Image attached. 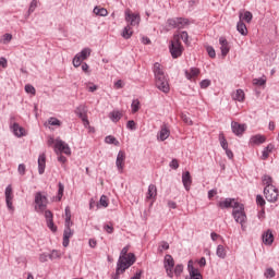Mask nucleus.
<instances>
[{
	"mask_svg": "<svg viewBox=\"0 0 279 279\" xmlns=\"http://www.w3.org/2000/svg\"><path fill=\"white\" fill-rule=\"evenodd\" d=\"M47 204H49L47 196L41 192H37L35 194V210L36 213H45L47 228L56 233L58 232V226L53 223V213H51V210H47Z\"/></svg>",
	"mask_w": 279,
	"mask_h": 279,
	"instance_id": "obj_1",
	"label": "nucleus"
},
{
	"mask_svg": "<svg viewBox=\"0 0 279 279\" xmlns=\"http://www.w3.org/2000/svg\"><path fill=\"white\" fill-rule=\"evenodd\" d=\"M153 73L155 76V86L165 95H169L171 87L169 86V78L165 75V70L162 69V64L156 62L153 66Z\"/></svg>",
	"mask_w": 279,
	"mask_h": 279,
	"instance_id": "obj_2",
	"label": "nucleus"
},
{
	"mask_svg": "<svg viewBox=\"0 0 279 279\" xmlns=\"http://www.w3.org/2000/svg\"><path fill=\"white\" fill-rule=\"evenodd\" d=\"M129 252L130 245H126L121 250L117 265L130 268L134 263H136V255Z\"/></svg>",
	"mask_w": 279,
	"mask_h": 279,
	"instance_id": "obj_3",
	"label": "nucleus"
},
{
	"mask_svg": "<svg viewBox=\"0 0 279 279\" xmlns=\"http://www.w3.org/2000/svg\"><path fill=\"white\" fill-rule=\"evenodd\" d=\"M47 145L48 147H52L54 145V151L65 154V156H71V147H69V144L62 140H54L53 136H48Z\"/></svg>",
	"mask_w": 279,
	"mask_h": 279,
	"instance_id": "obj_4",
	"label": "nucleus"
},
{
	"mask_svg": "<svg viewBox=\"0 0 279 279\" xmlns=\"http://www.w3.org/2000/svg\"><path fill=\"white\" fill-rule=\"evenodd\" d=\"M169 51L173 58V60H178V58H182V53H184V46H182V41H180V36L174 35L173 39L170 41Z\"/></svg>",
	"mask_w": 279,
	"mask_h": 279,
	"instance_id": "obj_5",
	"label": "nucleus"
},
{
	"mask_svg": "<svg viewBox=\"0 0 279 279\" xmlns=\"http://www.w3.org/2000/svg\"><path fill=\"white\" fill-rule=\"evenodd\" d=\"M232 217L236 223H247V215L245 214V205L235 202L233 204Z\"/></svg>",
	"mask_w": 279,
	"mask_h": 279,
	"instance_id": "obj_6",
	"label": "nucleus"
},
{
	"mask_svg": "<svg viewBox=\"0 0 279 279\" xmlns=\"http://www.w3.org/2000/svg\"><path fill=\"white\" fill-rule=\"evenodd\" d=\"M74 113L76 114V117H78V119H81L84 128L90 126V121H88V109L86 108V105L84 104L78 105L75 108Z\"/></svg>",
	"mask_w": 279,
	"mask_h": 279,
	"instance_id": "obj_7",
	"label": "nucleus"
},
{
	"mask_svg": "<svg viewBox=\"0 0 279 279\" xmlns=\"http://www.w3.org/2000/svg\"><path fill=\"white\" fill-rule=\"evenodd\" d=\"M93 50H90V48H84L81 52L76 53L72 61L73 66H75V69L82 66V62H84V60H88Z\"/></svg>",
	"mask_w": 279,
	"mask_h": 279,
	"instance_id": "obj_8",
	"label": "nucleus"
},
{
	"mask_svg": "<svg viewBox=\"0 0 279 279\" xmlns=\"http://www.w3.org/2000/svg\"><path fill=\"white\" fill-rule=\"evenodd\" d=\"M124 19L130 27H136L141 23V14L133 13L130 9L124 11Z\"/></svg>",
	"mask_w": 279,
	"mask_h": 279,
	"instance_id": "obj_9",
	"label": "nucleus"
},
{
	"mask_svg": "<svg viewBox=\"0 0 279 279\" xmlns=\"http://www.w3.org/2000/svg\"><path fill=\"white\" fill-rule=\"evenodd\" d=\"M5 204L10 213H14V191L12 185H8L4 191Z\"/></svg>",
	"mask_w": 279,
	"mask_h": 279,
	"instance_id": "obj_10",
	"label": "nucleus"
},
{
	"mask_svg": "<svg viewBox=\"0 0 279 279\" xmlns=\"http://www.w3.org/2000/svg\"><path fill=\"white\" fill-rule=\"evenodd\" d=\"M264 195L267 202H270V204H275V202H278L279 192L276 189V185H274L272 187H264Z\"/></svg>",
	"mask_w": 279,
	"mask_h": 279,
	"instance_id": "obj_11",
	"label": "nucleus"
},
{
	"mask_svg": "<svg viewBox=\"0 0 279 279\" xmlns=\"http://www.w3.org/2000/svg\"><path fill=\"white\" fill-rule=\"evenodd\" d=\"M163 267L166 269L168 278H173V267H175V260H173V256L169 254L165 256Z\"/></svg>",
	"mask_w": 279,
	"mask_h": 279,
	"instance_id": "obj_12",
	"label": "nucleus"
},
{
	"mask_svg": "<svg viewBox=\"0 0 279 279\" xmlns=\"http://www.w3.org/2000/svg\"><path fill=\"white\" fill-rule=\"evenodd\" d=\"M199 73H202V71L198 68H190L189 70H184V75L189 82H197Z\"/></svg>",
	"mask_w": 279,
	"mask_h": 279,
	"instance_id": "obj_13",
	"label": "nucleus"
},
{
	"mask_svg": "<svg viewBox=\"0 0 279 279\" xmlns=\"http://www.w3.org/2000/svg\"><path fill=\"white\" fill-rule=\"evenodd\" d=\"M116 167L119 173H123V169H125V151L120 150L117 156Z\"/></svg>",
	"mask_w": 279,
	"mask_h": 279,
	"instance_id": "obj_14",
	"label": "nucleus"
},
{
	"mask_svg": "<svg viewBox=\"0 0 279 279\" xmlns=\"http://www.w3.org/2000/svg\"><path fill=\"white\" fill-rule=\"evenodd\" d=\"M187 270L190 274V279H204V277L202 276V272H199V269L193 266V260L189 262Z\"/></svg>",
	"mask_w": 279,
	"mask_h": 279,
	"instance_id": "obj_15",
	"label": "nucleus"
},
{
	"mask_svg": "<svg viewBox=\"0 0 279 279\" xmlns=\"http://www.w3.org/2000/svg\"><path fill=\"white\" fill-rule=\"evenodd\" d=\"M267 141V137L265 135L262 134H256L251 136L250 141H248V145L251 147H256L258 145H263V143H265Z\"/></svg>",
	"mask_w": 279,
	"mask_h": 279,
	"instance_id": "obj_16",
	"label": "nucleus"
},
{
	"mask_svg": "<svg viewBox=\"0 0 279 279\" xmlns=\"http://www.w3.org/2000/svg\"><path fill=\"white\" fill-rule=\"evenodd\" d=\"M169 136H171V130H169V125L162 124L160 131L157 134V140L165 142L167 138H169Z\"/></svg>",
	"mask_w": 279,
	"mask_h": 279,
	"instance_id": "obj_17",
	"label": "nucleus"
},
{
	"mask_svg": "<svg viewBox=\"0 0 279 279\" xmlns=\"http://www.w3.org/2000/svg\"><path fill=\"white\" fill-rule=\"evenodd\" d=\"M219 45H220L221 56L226 58V56L230 53V43H228V39H226V37H220Z\"/></svg>",
	"mask_w": 279,
	"mask_h": 279,
	"instance_id": "obj_18",
	"label": "nucleus"
},
{
	"mask_svg": "<svg viewBox=\"0 0 279 279\" xmlns=\"http://www.w3.org/2000/svg\"><path fill=\"white\" fill-rule=\"evenodd\" d=\"M231 130L235 136H243L245 133V124H241L239 122L231 123Z\"/></svg>",
	"mask_w": 279,
	"mask_h": 279,
	"instance_id": "obj_19",
	"label": "nucleus"
},
{
	"mask_svg": "<svg viewBox=\"0 0 279 279\" xmlns=\"http://www.w3.org/2000/svg\"><path fill=\"white\" fill-rule=\"evenodd\" d=\"M75 234V231L71 228H64L63 231V247H69V243H71V239Z\"/></svg>",
	"mask_w": 279,
	"mask_h": 279,
	"instance_id": "obj_20",
	"label": "nucleus"
},
{
	"mask_svg": "<svg viewBox=\"0 0 279 279\" xmlns=\"http://www.w3.org/2000/svg\"><path fill=\"white\" fill-rule=\"evenodd\" d=\"M182 183L185 191H191V184H193V178L191 177V172L186 171L182 174Z\"/></svg>",
	"mask_w": 279,
	"mask_h": 279,
	"instance_id": "obj_21",
	"label": "nucleus"
},
{
	"mask_svg": "<svg viewBox=\"0 0 279 279\" xmlns=\"http://www.w3.org/2000/svg\"><path fill=\"white\" fill-rule=\"evenodd\" d=\"M156 197H158V187L155 184H149L146 193V199H153V202H156Z\"/></svg>",
	"mask_w": 279,
	"mask_h": 279,
	"instance_id": "obj_22",
	"label": "nucleus"
},
{
	"mask_svg": "<svg viewBox=\"0 0 279 279\" xmlns=\"http://www.w3.org/2000/svg\"><path fill=\"white\" fill-rule=\"evenodd\" d=\"M46 167H47V156L45 155V153H43L38 157V173H39V175H43V173H45Z\"/></svg>",
	"mask_w": 279,
	"mask_h": 279,
	"instance_id": "obj_23",
	"label": "nucleus"
},
{
	"mask_svg": "<svg viewBox=\"0 0 279 279\" xmlns=\"http://www.w3.org/2000/svg\"><path fill=\"white\" fill-rule=\"evenodd\" d=\"M11 130L14 136H16L17 138H22V136H25V129L23 126H20V124L16 122L11 125Z\"/></svg>",
	"mask_w": 279,
	"mask_h": 279,
	"instance_id": "obj_24",
	"label": "nucleus"
},
{
	"mask_svg": "<svg viewBox=\"0 0 279 279\" xmlns=\"http://www.w3.org/2000/svg\"><path fill=\"white\" fill-rule=\"evenodd\" d=\"M234 203H236L234 198H226L225 201H220L218 203V208H234Z\"/></svg>",
	"mask_w": 279,
	"mask_h": 279,
	"instance_id": "obj_25",
	"label": "nucleus"
},
{
	"mask_svg": "<svg viewBox=\"0 0 279 279\" xmlns=\"http://www.w3.org/2000/svg\"><path fill=\"white\" fill-rule=\"evenodd\" d=\"M233 101H239L240 104H243L245 101V92L243 89H236L232 95H231Z\"/></svg>",
	"mask_w": 279,
	"mask_h": 279,
	"instance_id": "obj_26",
	"label": "nucleus"
},
{
	"mask_svg": "<svg viewBox=\"0 0 279 279\" xmlns=\"http://www.w3.org/2000/svg\"><path fill=\"white\" fill-rule=\"evenodd\" d=\"M109 119L110 121H112V123H119V121H121V119H123V112L119 111V110H113L111 112H109Z\"/></svg>",
	"mask_w": 279,
	"mask_h": 279,
	"instance_id": "obj_27",
	"label": "nucleus"
},
{
	"mask_svg": "<svg viewBox=\"0 0 279 279\" xmlns=\"http://www.w3.org/2000/svg\"><path fill=\"white\" fill-rule=\"evenodd\" d=\"M263 243L265 245H271L274 243V233L271 232L270 229H268L264 234H263Z\"/></svg>",
	"mask_w": 279,
	"mask_h": 279,
	"instance_id": "obj_28",
	"label": "nucleus"
},
{
	"mask_svg": "<svg viewBox=\"0 0 279 279\" xmlns=\"http://www.w3.org/2000/svg\"><path fill=\"white\" fill-rule=\"evenodd\" d=\"M262 184L265 186L264 189H271L274 185V178L268 174H264L262 177Z\"/></svg>",
	"mask_w": 279,
	"mask_h": 279,
	"instance_id": "obj_29",
	"label": "nucleus"
},
{
	"mask_svg": "<svg viewBox=\"0 0 279 279\" xmlns=\"http://www.w3.org/2000/svg\"><path fill=\"white\" fill-rule=\"evenodd\" d=\"M133 34H134V31L132 29V26L126 25L123 28L121 36H122V38H124V40H130V38H132Z\"/></svg>",
	"mask_w": 279,
	"mask_h": 279,
	"instance_id": "obj_30",
	"label": "nucleus"
},
{
	"mask_svg": "<svg viewBox=\"0 0 279 279\" xmlns=\"http://www.w3.org/2000/svg\"><path fill=\"white\" fill-rule=\"evenodd\" d=\"M239 19L242 23L243 21H245V23H252V19H254V15H252V12L245 11L244 13H240Z\"/></svg>",
	"mask_w": 279,
	"mask_h": 279,
	"instance_id": "obj_31",
	"label": "nucleus"
},
{
	"mask_svg": "<svg viewBox=\"0 0 279 279\" xmlns=\"http://www.w3.org/2000/svg\"><path fill=\"white\" fill-rule=\"evenodd\" d=\"M126 269H129L126 266H121L117 264L116 274L112 276V279H120L121 274H125Z\"/></svg>",
	"mask_w": 279,
	"mask_h": 279,
	"instance_id": "obj_32",
	"label": "nucleus"
},
{
	"mask_svg": "<svg viewBox=\"0 0 279 279\" xmlns=\"http://www.w3.org/2000/svg\"><path fill=\"white\" fill-rule=\"evenodd\" d=\"M236 31L242 36H247V26L245 25V23L241 22V20L236 24Z\"/></svg>",
	"mask_w": 279,
	"mask_h": 279,
	"instance_id": "obj_33",
	"label": "nucleus"
},
{
	"mask_svg": "<svg viewBox=\"0 0 279 279\" xmlns=\"http://www.w3.org/2000/svg\"><path fill=\"white\" fill-rule=\"evenodd\" d=\"M274 151V144H269L266 148H264L262 153V159L267 160L269 158V155Z\"/></svg>",
	"mask_w": 279,
	"mask_h": 279,
	"instance_id": "obj_34",
	"label": "nucleus"
},
{
	"mask_svg": "<svg viewBox=\"0 0 279 279\" xmlns=\"http://www.w3.org/2000/svg\"><path fill=\"white\" fill-rule=\"evenodd\" d=\"M185 25H189V19L177 17V29H184Z\"/></svg>",
	"mask_w": 279,
	"mask_h": 279,
	"instance_id": "obj_35",
	"label": "nucleus"
},
{
	"mask_svg": "<svg viewBox=\"0 0 279 279\" xmlns=\"http://www.w3.org/2000/svg\"><path fill=\"white\" fill-rule=\"evenodd\" d=\"M216 256H218V258H226L227 252H226V247L223 245L219 244L217 246Z\"/></svg>",
	"mask_w": 279,
	"mask_h": 279,
	"instance_id": "obj_36",
	"label": "nucleus"
},
{
	"mask_svg": "<svg viewBox=\"0 0 279 279\" xmlns=\"http://www.w3.org/2000/svg\"><path fill=\"white\" fill-rule=\"evenodd\" d=\"M94 14H96V16H108V10L106 8L95 7Z\"/></svg>",
	"mask_w": 279,
	"mask_h": 279,
	"instance_id": "obj_37",
	"label": "nucleus"
},
{
	"mask_svg": "<svg viewBox=\"0 0 279 279\" xmlns=\"http://www.w3.org/2000/svg\"><path fill=\"white\" fill-rule=\"evenodd\" d=\"M131 110H132L133 114H136V112H138V110H141V100L134 99L131 104Z\"/></svg>",
	"mask_w": 279,
	"mask_h": 279,
	"instance_id": "obj_38",
	"label": "nucleus"
},
{
	"mask_svg": "<svg viewBox=\"0 0 279 279\" xmlns=\"http://www.w3.org/2000/svg\"><path fill=\"white\" fill-rule=\"evenodd\" d=\"M219 142L222 149H228V140H226V135L223 134V132L219 133Z\"/></svg>",
	"mask_w": 279,
	"mask_h": 279,
	"instance_id": "obj_39",
	"label": "nucleus"
},
{
	"mask_svg": "<svg viewBox=\"0 0 279 279\" xmlns=\"http://www.w3.org/2000/svg\"><path fill=\"white\" fill-rule=\"evenodd\" d=\"M109 204H110V201L108 199V196L101 195L98 203L99 207L102 206V208H108Z\"/></svg>",
	"mask_w": 279,
	"mask_h": 279,
	"instance_id": "obj_40",
	"label": "nucleus"
},
{
	"mask_svg": "<svg viewBox=\"0 0 279 279\" xmlns=\"http://www.w3.org/2000/svg\"><path fill=\"white\" fill-rule=\"evenodd\" d=\"M266 84H267V78L265 76L253 80V86H265Z\"/></svg>",
	"mask_w": 279,
	"mask_h": 279,
	"instance_id": "obj_41",
	"label": "nucleus"
},
{
	"mask_svg": "<svg viewBox=\"0 0 279 279\" xmlns=\"http://www.w3.org/2000/svg\"><path fill=\"white\" fill-rule=\"evenodd\" d=\"M105 143H107V145H119V141H117V137L112 135L106 136Z\"/></svg>",
	"mask_w": 279,
	"mask_h": 279,
	"instance_id": "obj_42",
	"label": "nucleus"
},
{
	"mask_svg": "<svg viewBox=\"0 0 279 279\" xmlns=\"http://www.w3.org/2000/svg\"><path fill=\"white\" fill-rule=\"evenodd\" d=\"M167 25H168V27H170L171 29H178V17L168 19V20H167Z\"/></svg>",
	"mask_w": 279,
	"mask_h": 279,
	"instance_id": "obj_43",
	"label": "nucleus"
},
{
	"mask_svg": "<svg viewBox=\"0 0 279 279\" xmlns=\"http://www.w3.org/2000/svg\"><path fill=\"white\" fill-rule=\"evenodd\" d=\"M265 278L269 279V278H276V270H274V268L269 267L266 268L265 272H264Z\"/></svg>",
	"mask_w": 279,
	"mask_h": 279,
	"instance_id": "obj_44",
	"label": "nucleus"
},
{
	"mask_svg": "<svg viewBox=\"0 0 279 279\" xmlns=\"http://www.w3.org/2000/svg\"><path fill=\"white\" fill-rule=\"evenodd\" d=\"M179 43L183 40L185 45H189V33L186 31L181 32L179 35Z\"/></svg>",
	"mask_w": 279,
	"mask_h": 279,
	"instance_id": "obj_45",
	"label": "nucleus"
},
{
	"mask_svg": "<svg viewBox=\"0 0 279 279\" xmlns=\"http://www.w3.org/2000/svg\"><path fill=\"white\" fill-rule=\"evenodd\" d=\"M37 8H38V0H32L28 8V14H33V12H36Z\"/></svg>",
	"mask_w": 279,
	"mask_h": 279,
	"instance_id": "obj_46",
	"label": "nucleus"
},
{
	"mask_svg": "<svg viewBox=\"0 0 279 279\" xmlns=\"http://www.w3.org/2000/svg\"><path fill=\"white\" fill-rule=\"evenodd\" d=\"M165 250H169V242H167V241L160 242V244L158 246L159 254H162V252H165Z\"/></svg>",
	"mask_w": 279,
	"mask_h": 279,
	"instance_id": "obj_47",
	"label": "nucleus"
},
{
	"mask_svg": "<svg viewBox=\"0 0 279 279\" xmlns=\"http://www.w3.org/2000/svg\"><path fill=\"white\" fill-rule=\"evenodd\" d=\"M48 124L49 125H57L58 128H60L62 125V122H60V120L58 118H49L48 119Z\"/></svg>",
	"mask_w": 279,
	"mask_h": 279,
	"instance_id": "obj_48",
	"label": "nucleus"
},
{
	"mask_svg": "<svg viewBox=\"0 0 279 279\" xmlns=\"http://www.w3.org/2000/svg\"><path fill=\"white\" fill-rule=\"evenodd\" d=\"M256 204H257V206H260L262 208H265L266 202H265V198L263 197V195L258 194L256 196Z\"/></svg>",
	"mask_w": 279,
	"mask_h": 279,
	"instance_id": "obj_49",
	"label": "nucleus"
},
{
	"mask_svg": "<svg viewBox=\"0 0 279 279\" xmlns=\"http://www.w3.org/2000/svg\"><path fill=\"white\" fill-rule=\"evenodd\" d=\"M206 51L209 58H217V52L215 51V48L213 46H207Z\"/></svg>",
	"mask_w": 279,
	"mask_h": 279,
	"instance_id": "obj_50",
	"label": "nucleus"
},
{
	"mask_svg": "<svg viewBox=\"0 0 279 279\" xmlns=\"http://www.w3.org/2000/svg\"><path fill=\"white\" fill-rule=\"evenodd\" d=\"M182 271H184V266L181 265V264H179V265H177V266L174 267L173 274H174L175 276H182Z\"/></svg>",
	"mask_w": 279,
	"mask_h": 279,
	"instance_id": "obj_51",
	"label": "nucleus"
},
{
	"mask_svg": "<svg viewBox=\"0 0 279 279\" xmlns=\"http://www.w3.org/2000/svg\"><path fill=\"white\" fill-rule=\"evenodd\" d=\"M25 93H28L29 95H36V88L34 85L27 84L25 85Z\"/></svg>",
	"mask_w": 279,
	"mask_h": 279,
	"instance_id": "obj_52",
	"label": "nucleus"
},
{
	"mask_svg": "<svg viewBox=\"0 0 279 279\" xmlns=\"http://www.w3.org/2000/svg\"><path fill=\"white\" fill-rule=\"evenodd\" d=\"M48 258H50V260H56V258H60V252L53 250L49 255Z\"/></svg>",
	"mask_w": 279,
	"mask_h": 279,
	"instance_id": "obj_53",
	"label": "nucleus"
},
{
	"mask_svg": "<svg viewBox=\"0 0 279 279\" xmlns=\"http://www.w3.org/2000/svg\"><path fill=\"white\" fill-rule=\"evenodd\" d=\"M64 195V185L62 183H59V190H58V199L60 202V199H62Z\"/></svg>",
	"mask_w": 279,
	"mask_h": 279,
	"instance_id": "obj_54",
	"label": "nucleus"
},
{
	"mask_svg": "<svg viewBox=\"0 0 279 279\" xmlns=\"http://www.w3.org/2000/svg\"><path fill=\"white\" fill-rule=\"evenodd\" d=\"M210 84H211L210 80L206 78L199 83V86H201V88L206 89V88H208V86H210Z\"/></svg>",
	"mask_w": 279,
	"mask_h": 279,
	"instance_id": "obj_55",
	"label": "nucleus"
},
{
	"mask_svg": "<svg viewBox=\"0 0 279 279\" xmlns=\"http://www.w3.org/2000/svg\"><path fill=\"white\" fill-rule=\"evenodd\" d=\"M104 230L107 234H112L114 232V227H112V225H105Z\"/></svg>",
	"mask_w": 279,
	"mask_h": 279,
	"instance_id": "obj_56",
	"label": "nucleus"
},
{
	"mask_svg": "<svg viewBox=\"0 0 279 279\" xmlns=\"http://www.w3.org/2000/svg\"><path fill=\"white\" fill-rule=\"evenodd\" d=\"M181 119H182V121H184L186 123V125H193V120H191V118H189V116L182 114Z\"/></svg>",
	"mask_w": 279,
	"mask_h": 279,
	"instance_id": "obj_57",
	"label": "nucleus"
},
{
	"mask_svg": "<svg viewBox=\"0 0 279 279\" xmlns=\"http://www.w3.org/2000/svg\"><path fill=\"white\" fill-rule=\"evenodd\" d=\"M169 167L171 168V169H179V167H180V162H178V159H172L171 160V162H170V165H169Z\"/></svg>",
	"mask_w": 279,
	"mask_h": 279,
	"instance_id": "obj_58",
	"label": "nucleus"
},
{
	"mask_svg": "<svg viewBox=\"0 0 279 279\" xmlns=\"http://www.w3.org/2000/svg\"><path fill=\"white\" fill-rule=\"evenodd\" d=\"M126 128L128 130H136V122H134V120L128 121Z\"/></svg>",
	"mask_w": 279,
	"mask_h": 279,
	"instance_id": "obj_59",
	"label": "nucleus"
},
{
	"mask_svg": "<svg viewBox=\"0 0 279 279\" xmlns=\"http://www.w3.org/2000/svg\"><path fill=\"white\" fill-rule=\"evenodd\" d=\"M17 171H19L20 175H25V171H26L25 163H20Z\"/></svg>",
	"mask_w": 279,
	"mask_h": 279,
	"instance_id": "obj_60",
	"label": "nucleus"
},
{
	"mask_svg": "<svg viewBox=\"0 0 279 279\" xmlns=\"http://www.w3.org/2000/svg\"><path fill=\"white\" fill-rule=\"evenodd\" d=\"M48 259H49V255L47 253H43L39 255L40 263H47Z\"/></svg>",
	"mask_w": 279,
	"mask_h": 279,
	"instance_id": "obj_61",
	"label": "nucleus"
},
{
	"mask_svg": "<svg viewBox=\"0 0 279 279\" xmlns=\"http://www.w3.org/2000/svg\"><path fill=\"white\" fill-rule=\"evenodd\" d=\"M98 86L93 84V83H88V86H87V90L89 93H95V90H97Z\"/></svg>",
	"mask_w": 279,
	"mask_h": 279,
	"instance_id": "obj_62",
	"label": "nucleus"
},
{
	"mask_svg": "<svg viewBox=\"0 0 279 279\" xmlns=\"http://www.w3.org/2000/svg\"><path fill=\"white\" fill-rule=\"evenodd\" d=\"M257 217L260 221H265V208L258 211Z\"/></svg>",
	"mask_w": 279,
	"mask_h": 279,
	"instance_id": "obj_63",
	"label": "nucleus"
},
{
	"mask_svg": "<svg viewBox=\"0 0 279 279\" xmlns=\"http://www.w3.org/2000/svg\"><path fill=\"white\" fill-rule=\"evenodd\" d=\"M73 226V221H71V218H65V227L64 228H71Z\"/></svg>",
	"mask_w": 279,
	"mask_h": 279,
	"instance_id": "obj_64",
	"label": "nucleus"
}]
</instances>
